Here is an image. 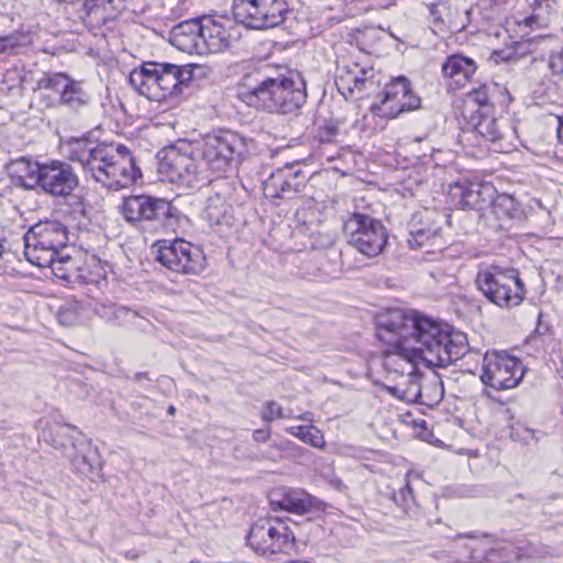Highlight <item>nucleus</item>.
<instances>
[{
  "mask_svg": "<svg viewBox=\"0 0 563 563\" xmlns=\"http://www.w3.org/2000/svg\"><path fill=\"white\" fill-rule=\"evenodd\" d=\"M466 334L416 310L389 307V354L405 362L401 369H389V394L408 404L421 398L417 362L446 367L468 352Z\"/></svg>",
  "mask_w": 563,
  "mask_h": 563,
  "instance_id": "f257e3e1",
  "label": "nucleus"
},
{
  "mask_svg": "<svg viewBox=\"0 0 563 563\" xmlns=\"http://www.w3.org/2000/svg\"><path fill=\"white\" fill-rule=\"evenodd\" d=\"M62 148L70 162L80 165L86 177L107 189L119 191L141 177L133 154L124 145L81 137L65 141Z\"/></svg>",
  "mask_w": 563,
  "mask_h": 563,
  "instance_id": "f03ea898",
  "label": "nucleus"
},
{
  "mask_svg": "<svg viewBox=\"0 0 563 563\" xmlns=\"http://www.w3.org/2000/svg\"><path fill=\"white\" fill-rule=\"evenodd\" d=\"M252 81L243 100L256 109L271 113H291L300 109L307 99L306 85L301 75L282 66L265 65L247 75Z\"/></svg>",
  "mask_w": 563,
  "mask_h": 563,
  "instance_id": "7ed1b4c3",
  "label": "nucleus"
},
{
  "mask_svg": "<svg viewBox=\"0 0 563 563\" xmlns=\"http://www.w3.org/2000/svg\"><path fill=\"white\" fill-rule=\"evenodd\" d=\"M249 152L246 140L231 130H218L207 134L196 145V154L205 169V175L219 179L234 170Z\"/></svg>",
  "mask_w": 563,
  "mask_h": 563,
  "instance_id": "20e7f679",
  "label": "nucleus"
},
{
  "mask_svg": "<svg viewBox=\"0 0 563 563\" xmlns=\"http://www.w3.org/2000/svg\"><path fill=\"white\" fill-rule=\"evenodd\" d=\"M123 219L134 228H154L163 232H175L178 210L170 201L151 195L124 197L119 206Z\"/></svg>",
  "mask_w": 563,
  "mask_h": 563,
  "instance_id": "39448f33",
  "label": "nucleus"
},
{
  "mask_svg": "<svg viewBox=\"0 0 563 563\" xmlns=\"http://www.w3.org/2000/svg\"><path fill=\"white\" fill-rule=\"evenodd\" d=\"M69 242L68 228L58 220H43L32 225L24 234V254L27 261L38 267L52 263Z\"/></svg>",
  "mask_w": 563,
  "mask_h": 563,
  "instance_id": "423d86ee",
  "label": "nucleus"
},
{
  "mask_svg": "<svg viewBox=\"0 0 563 563\" xmlns=\"http://www.w3.org/2000/svg\"><path fill=\"white\" fill-rule=\"evenodd\" d=\"M476 285L490 302L500 308L519 306L526 295L525 284L515 268L488 266L477 274Z\"/></svg>",
  "mask_w": 563,
  "mask_h": 563,
  "instance_id": "0eeeda50",
  "label": "nucleus"
},
{
  "mask_svg": "<svg viewBox=\"0 0 563 563\" xmlns=\"http://www.w3.org/2000/svg\"><path fill=\"white\" fill-rule=\"evenodd\" d=\"M158 170L166 175L170 183H179L192 186L195 181L208 180L199 156L196 154V146L183 143L172 145L158 152Z\"/></svg>",
  "mask_w": 563,
  "mask_h": 563,
  "instance_id": "6e6552de",
  "label": "nucleus"
},
{
  "mask_svg": "<svg viewBox=\"0 0 563 563\" xmlns=\"http://www.w3.org/2000/svg\"><path fill=\"white\" fill-rule=\"evenodd\" d=\"M246 544L257 554H290L296 547L292 530L278 518H266L252 525Z\"/></svg>",
  "mask_w": 563,
  "mask_h": 563,
  "instance_id": "1a4fd4ad",
  "label": "nucleus"
},
{
  "mask_svg": "<svg viewBox=\"0 0 563 563\" xmlns=\"http://www.w3.org/2000/svg\"><path fill=\"white\" fill-rule=\"evenodd\" d=\"M155 260L167 269L183 275H199L207 265L202 250L184 239L158 241L153 245Z\"/></svg>",
  "mask_w": 563,
  "mask_h": 563,
  "instance_id": "9d476101",
  "label": "nucleus"
},
{
  "mask_svg": "<svg viewBox=\"0 0 563 563\" xmlns=\"http://www.w3.org/2000/svg\"><path fill=\"white\" fill-rule=\"evenodd\" d=\"M238 22L252 30H267L282 24L288 12L286 0H233Z\"/></svg>",
  "mask_w": 563,
  "mask_h": 563,
  "instance_id": "9b49d317",
  "label": "nucleus"
},
{
  "mask_svg": "<svg viewBox=\"0 0 563 563\" xmlns=\"http://www.w3.org/2000/svg\"><path fill=\"white\" fill-rule=\"evenodd\" d=\"M349 244L357 252L373 257L380 254L387 243V231L380 221L354 212L344 222Z\"/></svg>",
  "mask_w": 563,
  "mask_h": 563,
  "instance_id": "f8f14e48",
  "label": "nucleus"
},
{
  "mask_svg": "<svg viewBox=\"0 0 563 563\" xmlns=\"http://www.w3.org/2000/svg\"><path fill=\"white\" fill-rule=\"evenodd\" d=\"M525 375L522 362L505 352H487L483 357V384L496 390L518 386Z\"/></svg>",
  "mask_w": 563,
  "mask_h": 563,
  "instance_id": "ddd939ff",
  "label": "nucleus"
},
{
  "mask_svg": "<svg viewBox=\"0 0 563 563\" xmlns=\"http://www.w3.org/2000/svg\"><path fill=\"white\" fill-rule=\"evenodd\" d=\"M309 176L301 169H295L292 163L274 170L263 183L266 198L292 200L306 194Z\"/></svg>",
  "mask_w": 563,
  "mask_h": 563,
  "instance_id": "4468645a",
  "label": "nucleus"
},
{
  "mask_svg": "<svg viewBox=\"0 0 563 563\" xmlns=\"http://www.w3.org/2000/svg\"><path fill=\"white\" fill-rule=\"evenodd\" d=\"M78 186V177L74 168L64 161L52 159L43 163V170L37 187L45 194L66 198Z\"/></svg>",
  "mask_w": 563,
  "mask_h": 563,
  "instance_id": "2eb2a0df",
  "label": "nucleus"
},
{
  "mask_svg": "<svg viewBox=\"0 0 563 563\" xmlns=\"http://www.w3.org/2000/svg\"><path fill=\"white\" fill-rule=\"evenodd\" d=\"M438 217L440 214L430 209H422L412 214L408 221L409 238L407 240L411 249L430 246L441 250L444 247L441 229L437 225Z\"/></svg>",
  "mask_w": 563,
  "mask_h": 563,
  "instance_id": "dca6fc26",
  "label": "nucleus"
},
{
  "mask_svg": "<svg viewBox=\"0 0 563 563\" xmlns=\"http://www.w3.org/2000/svg\"><path fill=\"white\" fill-rule=\"evenodd\" d=\"M495 188L489 183L457 181L450 187L452 203L461 209H482L494 200Z\"/></svg>",
  "mask_w": 563,
  "mask_h": 563,
  "instance_id": "f3484780",
  "label": "nucleus"
},
{
  "mask_svg": "<svg viewBox=\"0 0 563 563\" xmlns=\"http://www.w3.org/2000/svg\"><path fill=\"white\" fill-rule=\"evenodd\" d=\"M213 192L207 198L202 217L210 225L231 224L232 221V206L230 199L232 196V187L225 179H218L212 181Z\"/></svg>",
  "mask_w": 563,
  "mask_h": 563,
  "instance_id": "a211bd4d",
  "label": "nucleus"
},
{
  "mask_svg": "<svg viewBox=\"0 0 563 563\" xmlns=\"http://www.w3.org/2000/svg\"><path fill=\"white\" fill-rule=\"evenodd\" d=\"M196 69H199V67L194 64L177 66L157 63L162 101L168 97L181 95L185 88H188L192 82Z\"/></svg>",
  "mask_w": 563,
  "mask_h": 563,
  "instance_id": "6ab92c4d",
  "label": "nucleus"
},
{
  "mask_svg": "<svg viewBox=\"0 0 563 563\" xmlns=\"http://www.w3.org/2000/svg\"><path fill=\"white\" fill-rule=\"evenodd\" d=\"M511 101L508 90L498 84H484L467 93L466 106L470 112H493L495 103L507 107Z\"/></svg>",
  "mask_w": 563,
  "mask_h": 563,
  "instance_id": "aec40b11",
  "label": "nucleus"
},
{
  "mask_svg": "<svg viewBox=\"0 0 563 563\" xmlns=\"http://www.w3.org/2000/svg\"><path fill=\"white\" fill-rule=\"evenodd\" d=\"M420 107V98L412 91L410 81L405 76L389 80V119Z\"/></svg>",
  "mask_w": 563,
  "mask_h": 563,
  "instance_id": "412c9836",
  "label": "nucleus"
},
{
  "mask_svg": "<svg viewBox=\"0 0 563 563\" xmlns=\"http://www.w3.org/2000/svg\"><path fill=\"white\" fill-rule=\"evenodd\" d=\"M275 508L288 512L303 515L324 509V503L302 489H287L280 494L279 499L272 498Z\"/></svg>",
  "mask_w": 563,
  "mask_h": 563,
  "instance_id": "4be33fe9",
  "label": "nucleus"
},
{
  "mask_svg": "<svg viewBox=\"0 0 563 563\" xmlns=\"http://www.w3.org/2000/svg\"><path fill=\"white\" fill-rule=\"evenodd\" d=\"M129 84L139 95L151 101L162 102L157 63H144L140 69H133Z\"/></svg>",
  "mask_w": 563,
  "mask_h": 563,
  "instance_id": "5701e85b",
  "label": "nucleus"
},
{
  "mask_svg": "<svg viewBox=\"0 0 563 563\" xmlns=\"http://www.w3.org/2000/svg\"><path fill=\"white\" fill-rule=\"evenodd\" d=\"M231 37H169V43L189 55L206 56L231 47Z\"/></svg>",
  "mask_w": 563,
  "mask_h": 563,
  "instance_id": "b1692460",
  "label": "nucleus"
},
{
  "mask_svg": "<svg viewBox=\"0 0 563 563\" xmlns=\"http://www.w3.org/2000/svg\"><path fill=\"white\" fill-rule=\"evenodd\" d=\"M442 75L450 90H457L471 81L476 71L475 62L461 55L449 56L442 65Z\"/></svg>",
  "mask_w": 563,
  "mask_h": 563,
  "instance_id": "393cba45",
  "label": "nucleus"
},
{
  "mask_svg": "<svg viewBox=\"0 0 563 563\" xmlns=\"http://www.w3.org/2000/svg\"><path fill=\"white\" fill-rule=\"evenodd\" d=\"M71 450L67 456L71 460L74 466L84 475L92 474L100 465L97 450L91 448L81 431H77V437H71Z\"/></svg>",
  "mask_w": 563,
  "mask_h": 563,
  "instance_id": "a878e982",
  "label": "nucleus"
},
{
  "mask_svg": "<svg viewBox=\"0 0 563 563\" xmlns=\"http://www.w3.org/2000/svg\"><path fill=\"white\" fill-rule=\"evenodd\" d=\"M368 73H372V69L362 68L356 63L338 66L335 75L338 90L344 98L352 96L355 90L362 91L365 88Z\"/></svg>",
  "mask_w": 563,
  "mask_h": 563,
  "instance_id": "bb28decb",
  "label": "nucleus"
},
{
  "mask_svg": "<svg viewBox=\"0 0 563 563\" xmlns=\"http://www.w3.org/2000/svg\"><path fill=\"white\" fill-rule=\"evenodd\" d=\"M474 133L485 141L497 142L503 139L504 130L500 122L493 115V112H472L467 122Z\"/></svg>",
  "mask_w": 563,
  "mask_h": 563,
  "instance_id": "cd10ccee",
  "label": "nucleus"
},
{
  "mask_svg": "<svg viewBox=\"0 0 563 563\" xmlns=\"http://www.w3.org/2000/svg\"><path fill=\"white\" fill-rule=\"evenodd\" d=\"M107 271L101 261L95 256H86L79 262L76 283L81 285H99L104 280Z\"/></svg>",
  "mask_w": 563,
  "mask_h": 563,
  "instance_id": "c85d7f7f",
  "label": "nucleus"
},
{
  "mask_svg": "<svg viewBox=\"0 0 563 563\" xmlns=\"http://www.w3.org/2000/svg\"><path fill=\"white\" fill-rule=\"evenodd\" d=\"M79 431L71 424H55L43 431L44 439L57 450H62L65 455L71 450V437H77Z\"/></svg>",
  "mask_w": 563,
  "mask_h": 563,
  "instance_id": "c756f323",
  "label": "nucleus"
},
{
  "mask_svg": "<svg viewBox=\"0 0 563 563\" xmlns=\"http://www.w3.org/2000/svg\"><path fill=\"white\" fill-rule=\"evenodd\" d=\"M12 168L16 176L23 180L26 188L37 187L43 170V163L33 161L30 157H20L12 163Z\"/></svg>",
  "mask_w": 563,
  "mask_h": 563,
  "instance_id": "7c9ffc66",
  "label": "nucleus"
},
{
  "mask_svg": "<svg viewBox=\"0 0 563 563\" xmlns=\"http://www.w3.org/2000/svg\"><path fill=\"white\" fill-rule=\"evenodd\" d=\"M79 260L69 254L52 256V263L45 267H49L55 277L70 284H76L78 274Z\"/></svg>",
  "mask_w": 563,
  "mask_h": 563,
  "instance_id": "2f4dec72",
  "label": "nucleus"
},
{
  "mask_svg": "<svg viewBox=\"0 0 563 563\" xmlns=\"http://www.w3.org/2000/svg\"><path fill=\"white\" fill-rule=\"evenodd\" d=\"M66 86L59 93L60 103L75 110L87 104L88 95L82 89L81 82L69 77Z\"/></svg>",
  "mask_w": 563,
  "mask_h": 563,
  "instance_id": "473e14b6",
  "label": "nucleus"
},
{
  "mask_svg": "<svg viewBox=\"0 0 563 563\" xmlns=\"http://www.w3.org/2000/svg\"><path fill=\"white\" fill-rule=\"evenodd\" d=\"M555 0H534L533 13L530 16L523 18L521 22H518L519 25L521 23L528 27L530 31H536L545 25L547 21L543 16V11L549 13L555 9Z\"/></svg>",
  "mask_w": 563,
  "mask_h": 563,
  "instance_id": "72a5a7b5",
  "label": "nucleus"
},
{
  "mask_svg": "<svg viewBox=\"0 0 563 563\" xmlns=\"http://www.w3.org/2000/svg\"><path fill=\"white\" fill-rule=\"evenodd\" d=\"M286 431L313 448L323 449L325 446L323 434L312 426H294L287 428Z\"/></svg>",
  "mask_w": 563,
  "mask_h": 563,
  "instance_id": "f704fd0d",
  "label": "nucleus"
},
{
  "mask_svg": "<svg viewBox=\"0 0 563 563\" xmlns=\"http://www.w3.org/2000/svg\"><path fill=\"white\" fill-rule=\"evenodd\" d=\"M521 550L512 544L503 545L487 551L485 559L472 563H511L520 560Z\"/></svg>",
  "mask_w": 563,
  "mask_h": 563,
  "instance_id": "c9c22d12",
  "label": "nucleus"
},
{
  "mask_svg": "<svg viewBox=\"0 0 563 563\" xmlns=\"http://www.w3.org/2000/svg\"><path fill=\"white\" fill-rule=\"evenodd\" d=\"M530 43L531 41L529 40L514 42L511 45L500 51H495L492 54L490 59L498 64L500 62H509L523 57L530 52Z\"/></svg>",
  "mask_w": 563,
  "mask_h": 563,
  "instance_id": "e433bc0d",
  "label": "nucleus"
},
{
  "mask_svg": "<svg viewBox=\"0 0 563 563\" xmlns=\"http://www.w3.org/2000/svg\"><path fill=\"white\" fill-rule=\"evenodd\" d=\"M69 76L65 73H43L42 77L36 80L34 89L43 90L51 89L60 93L62 89L67 87V80Z\"/></svg>",
  "mask_w": 563,
  "mask_h": 563,
  "instance_id": "4c0bfd02",
  "label": "nucleus"
},
{
  "mask_svg": "<svg viewBox=\"0 0 563 563\" xmlns=\"http://www.w3.org/2000/svg\"><path fill=\"white\" fill-rule=\"evenodd\" d=\"M394 501L397 506L402 508L404 512L410 515L413 511L416 501L409 482H407L406 485L402 486L399 492L394 495Z\"/></svg>",
  "mask_w": 563,
  "mask_h": 563,
  "instance_id": "58836bf2",
  "label": "nucleus"
},
{
  "mask_svg": "<svg viewBox=\"0 0 563 563\" xmlns=\"http://www.w3.org/2000/svg\"><path fill=\"white\" fill-rule=\"evenodd\" d=\"M387 102V90H383L380 92V101L379 102H376V103H372L369 106V109H368V112L365 114V119H369L372 118V120L374 121V123L376 125L379 124V122L377 121V119L380 121L382 123V129L385 128V120L387 118V111L385 109V103Z\"/></svg>",
  "mask_w": 563,
  "mask_h": 563,
  "instance_id": "ea45409f",
  "label": "nucleus"
},
{
  "mask_svg": "<svg viewBox=\"0 0 563 563\" xmlns=\"http://www.w3.org/2000/svg\"><path fill=\"white\" fill-rule=\"evenodd\" d=\"M446 10L444 2L433 3L429 8L431 20V31L433 34L446 32V25L444 20L441 18L442 13Z\"/></svg>",
  "mask_w": 563,
  "mask_h": 563,
  "instance_id": "a19ab883",
  "label": "nucleus"
},
{
  "mask_svg": "<svg viewBox=\"0 0 563 563\" xmlns=\"http://www.w3.org/2000/svg\"><path fill=\"white\" fill-rule=\"evenodd\" d=\"M170 35H203L199 18L185 20L172 30Z\"/></svg>",
  "mask_w": 563,
  "mask_h": 563,
  "instance_id": "79ce46f5",
  "label": "nucleus"
},
{
  "mask_svg": "<svg viewBox=\"0 0 563 563\" xmlns=\"http://www.w3.org/2000/svg\"><path fill=\"white\" fill-rule=\"evenodd\" d=\"M79 318L78 308L71 303L63 305L57 312L58 322L66 327L74 325L78 322Z\"/></svg>",
  "mask_w": 563,
  "mask_h": 563,
  "instance_id": "37998d69",
  "label": "nucleus"
},
{
  "mask_svg": "<svg viewBox=\"0 0 563 563\" xmlns=\"http://www.w3.org/2000/svg\"><path fill=\"white\" fill-rule=\"evenodd\" d=\"M510 438L514 441L528 444L531 440L534 439V431L520 424L511 426Z\"/></svg>",
  "mask_w": 563,
  "mask_h": 563,
  "instance_id": "c03bdc74",
  "label": "nucleus"
},
{
  "mask_svg": "<svg viewBox=\"0 0 563 563\" xmlns=\"http://www.w3.org/2000/svg\"><path fill=\"white\" fill-rule=\"evenodd\" d=\"M275 418H288V416L284 413L279 404L276 401H268L266 404V410L262 413V419L271 422Z\"/></svg>",
  "mask_w": 563,
  "mask_h": 563,
  "instance_id": "a18cd8bd",
  "label": "nucleus"
},
{
  "mask_svg": "<svg viewBox=\"0 0 563 563\" xmlns=\"http://www.w3.org/2000/svg\"><path fill=\"white\" fill-rule=\"evenodd\" d=\"M339 129L334 124H328L320 129L319 139L321 143H331L338 135Z\"/></svg>",
  "mask_w": 563,
  "mask_h": 563,
  "instance_id": "49530a36",
  "label": "nucleus"
},
{
  "mask_svg": "<svg viewBox=\"0 0 563 563\" xmlns=\"http://www.w3.org/2000/svg\"><path fill=\"white\" fill-rule=\"evenodd\" d=\"M549 65L554 74L563 75V48L550 56Z\"/></svg>",
  "mask_w": 563,
  "mask_h": 563,
  "instance_id": "de8ad7c7",
  "label": "nucleus"
},
{
  "mask_svg": "<svg viewBox=\"0 0 563 563\" xmlns=\"http://www.w3.org/2000/svg\"><path fill=\"white\" fill-rule=\"evenodd\" d=\"M218 19L213 15H202L199 18V22H200V25H201V32L203 35L206 34H210L211 33V29H213V26L216 25Z\"/></svg>",
  "mask_w": 563,
  "mask_h": 563,
  "instance_id": "09e8293b",
  "label": "nucleus"
},
{
  "mask_svg": "<svg viewBox=\"0 0 563 563\" xmlns=\"http://www.w3.org/2000/svg\"><path fill=\"white\" fill-rule=\"evenodd\" d=\"M16 37H0V53H11L18 45L15 43Z\"/></svg>",
  "mask_w": 563,
  "mask_h": 563,
  "instance_id": "8fccbe9b",
  "label": "nucleus"
},
{
  "mask_svg": "<svg viewBox=\"0 0 563 563\" xmlns=\"http://www.w3.org/2000/svg\"><path fill=\"white\" fill-rule=\"evenodd\" d=\"M225 22L230 23L231 21L227 18H219L209 35H222L227 31Z\"/></svg>",
  "mask_w": 563,
  "mask_h": 563,
  "instance_id": "3c124183",
  "label": "nucleus"
},
{
  "mask_svg": "<svg viewBox=\"0 0 563 563\" xmlns=\"http://www.w3.org/2000/svg\"><path fill=\"white\" fill-rule=\"evenodd\" d=\"M271 438L269 429H257L253 432V439L256 442H266Z\"/></svg>",
  "mask_w": 563,
  "mask_h": 563,
  "instance_id": "603ef678",
  "label": "nucleus"
},
{
  "mask_svg": "<svg viewBox=\"0 0 563 563\" xmlns=\"http://www.w3.org/2000/svg\"><path fill=\"white\" fill-rule=\"evenodd\" d=\"M498 205L505 206L507 209H515V200L512 197L503 195L498 197Z\"/></svg>",
  "mask_w": 563,
  "mask_h": 563,
  "instance_id": "864d4df0",
  "label": "nucleus"
},
{
  "mask_svg": "<svg viewBox=\"0 0 563 563\" xmlns=\"http://www.w3.org/2000/svg\"><path fill=\"white\" fill-rule=\"evenodd\" d=\"M558 128H556V136L561 144H563V115L556 117Z\"/></svg>",
  "mask_w": 563,
  "mask_h": 563,
  "instance_id": "5fc2aeb1",
  "label": "nucleus"
},
{
  "mask_svg": "<svg viewBox=\"0 0 563 563\" xmlns=\"http://www.w3.org/2000/svg\"><path fill=\"white\" fill-rule=\"evenodd\" d=\"M386 332H387V325H383L379 323L377 325V333H376L377 338L383 341Z\"/></svg>",
  "mask_w": 563,
  "mask_h": 563,
  "instance_id": "6e6d98bb",
  "label": "nucleus"
},
{
  "mask_svg": "<svg viewBox=\"0 0 563 563\" xmlns=\"http://www.w3.org/2000/svg\"><path fill=\"white\" fill-rule=\"evenodd\" d=\"M297 419L302 420V421L311 422L312 421V413L311 412H305V413L300 415L299 417H297Z\"/></svg>",
  "mask_w": 563,
  "mask_h": 563,
  "instance_id": "4d7b16f0",
  "label": "nucleus"
},
{
  "mask_svg": "<svg viewBox=\"0 0 563 563\" xmlns=\"http://www.w3.org/2000/svg\"><path fill=\"white\" fill-rule=\"evenodd\" d=\"M135 382H141L143 379H148L145 373H136L133 377Z\"/></svg>",
  "mask_w": 563,
  "mask_h": 563,
  "instance_id": "13d9d810",
  "label": "nucleus"
},
{
  "mask_svg": "<svg viewBox=\"0 0 563 563\" xmlns=\"http://www.w3.org/2000/svg\"><path fill=\"white\" fill-rule=\"evenodd\" d=\"M406 418H407V419H405V420H404V422H405V423H411V422H412V420H408L409 418H411V415H410V413H407V415H406ZM397 419H398V421H402V419H401V416H400V415H398V416H397Z\"/></svg>",
  "mask_w": 563,
  "mask_h": 563,
  "instance_id": "bf43d9fd",
  "label": "nucleus"
},
{
  "mask_svg": "<svg viewBox=\"0 0 563 563\" xmlns=\"http://www.w3.org/2000/svg\"><path fill=\"white\" fill-rule=\"evenodd\" d=\"M175 411H176V409H175V407H174V406H169V407L167 408V413H168V415H174V413H175Z\"/></svg>",
  "mask_w": 563,
  "mask_h": 563,
  "instance_id": "052dcab7",
  "label": "nucleus"
},
{
  "mask_svg": "<svg viewBox=\"0 0 563 563\" xmlns=\"http://www.w3.org/2000/svg\"><path fill=\"white\" fill-rule=\"evenodd\" d=\"M380 354L383 360L387 358V350L382 351Z\"/></svg>",
  "mask_w": 563,
  "mask_h": 563,
  "instance_id": "680f3d73",
  "label": "nucleus"
},
{
  "mask_svg": "<svg viewBox=\"0 0 563 563\" xmlns=\"http://www.w3.org/2000/svg\"><path fill=\"white\" fill-rule=\"evenodd\" d=\"M494 3L498 4L501 3L504 0H492Z\"/></svg>",
  "mask_w": 563,
  "mask_h": 563,
  "instance_id": "e2e57ef3",
  "label": "nucleus"
},
{
  "mask_svg": "<svg viewBox=\"0 0 563 563\" xmlns=\"http://www.w3.org/2000/svg\"><path fill=\"white\" fill-rule=\"evenodd\" d=\"M377 29H379V30L384 31V29H383V27H382V25H379V24L377 25Z\"/></svg>",
  "mask_w": 563,
  "mask_h": 563,
  "instance_id": "0e129e2a",
  "label": "nucleus"
}]
</instances>
